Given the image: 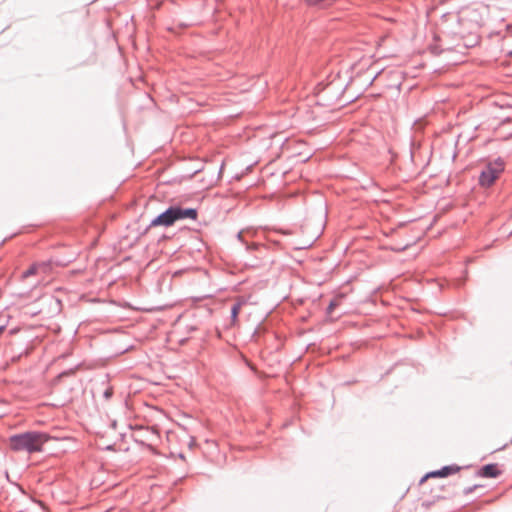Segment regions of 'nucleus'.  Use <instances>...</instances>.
Returning <instances> with one entry per match:
<instances>
[{"mask_svg": "<svg viewBox=\"0 0 512 512\" xmlns=\"http://www.w3.org/2000/svg\"><path fill=\"white\" fill-rule=\"evenodd\" d=\"M50 439L51 437L47 433L29 431L11 436L9 438V447L15 452L40 453Z\"/></svg>", "mask_w": 512, "mask_h": 512, "instance_id": "obj_1", "label": "nucleus"}, {"mask_svg": "<svg viewBox=\"0 0 512 512\" xmlns=\"http://www.w3.org/2000/svg\"><path fill=\"white\" fill-rule=\"evenodd\" d=\"M504 170V163L500 160L489 163L482 171L479 181L482 186L489 187Z\"/></svg>", "mask_w": 512, "mask_h": 512, "instance_id": "obj_2", "label": "nucleus"}, {"mask_svg": "<svg viewBox=\"0 0 512 512\" xmlns=\"http://www.w3.org/2000/svg\"><path fill=\"white\" fill-rule=\"evenodd\" d=\"M178 214L176 212V207H170L165 212L157 216L154 220H152L150 226H171L178 220Z\"/></svg>", "mask_w": 512, "mask_h": 512, "instance_id": "obj_3", "label": "nucleus"}, {"mask_svg": "<svg viewBox=\"0 0 512 512\" xmlns=\"http://www.w3.org/2000/svg\"><path fill=\"white\" fill-rule=\"evenodd\" d=\"M501 473L497 464H488L481 468L479 474L482 477L495 478Z\"/></svg>", "mask_w": 512, "mask_h": 512, "instance_id": "obj_4", "label": "nucleus"}, {"mask_svg": "<svg viewBox=\"0 0 512 512\" xmlns=\"http://www.w3.org/2000/svg\"><path fill=\"white\" fill-rule=\"evenodd\" d=\"M176 212L178 214V216H177L178 220L185 219V218H190V219L195 220L198 215L197 210L194 208L176 207Z\"/></svg>", "mask_w": 512, "mask_h": 512, "instance_id": "obj_5", "label": "nucleus"}, {"mask_svg": "<svg viewBox=\"0 0 512 512\" xmlns=\"http://www.w3.org/2000/svg\"><path fill=\"white\" fill-rule=\"evenodd\" d=\"M458 471H459V467H457V466H446V467L442 468L441 470L431 472L425 478H427V477H446L450 474L457 473Z\"/></svg>", "mask_w": 512, "mask_h": 512, "instance_id": "obj_6", "label": "nucleus"}, {"mask_svg": "<svg viewBox=\"0 0 512 512\" xmlns=\"http://www.w3.org/2000/svg\"><path fill=\"white\" fill-rule=\"evenodd\" d=\"M39 266H45V269H39V277L41 278L39 283L46 282L47 278L51 274V264L48 262H40L38 263Z\"/></svg>", "mask_w": 512, "mask_h": 512, "instance_id": "obj_7", "label": "nucleus"}, {"mask_svg": "<svg viewBox=\"0 0 512 512\" xmlns=\"http://www.w3.org/2000/svg\"><path fill=\"white\" fill-rule=\"evenodd\" d=\"M45 269V266H39L38 263L31 265L26 271L22 273L21 278L27 279L30 276H39V269Z\"/></svg>", "mask_w": 512, "mask_h": 512, "instance_id": "obj_8", "label": "nucleus"}, {"mask_svg": "<svg viewBox=\"0 0 512 512\" xmlns=\"http://www.w3.org/2000/svg\"><path fill=\"white\" fill-rule=\"evenodd\" d=\"M242 305H243V302H241V301H238L233 305V307L231 309L233 321H235L237 319V316L242 308Z\"/></svg>", "mask_w": 512, "mask_h": 512, "instance_id": "obj_9", "label": "nucleus"}, {"mask_svg": "<svg viewBox=\"0 0 512 512\" xmlns=\"http://www.w3.org/2000/svg\"><path fill=\"white\" fill-rule=\"evenodd\" d=\"M309 5L330 4L333 0H305Z\"/></svg>", "mask_w": 512, "mask_h": 512, "instance_id": "obj_10", "label": "nucleus"}, {"mask_svg": "<svg viewBox=\"0 0 512 512\" xmlns=\"http://www.w3.org/2000/svg\"><path fill=\"white\" fill-rule=\"evenodd\" d=\"M337 305H338V301L337 300L331 301L329 306H328V313L330 314Z\"/></svg>", "mask_w": 512, "mask_h": 512, "instance_id": "obj_11", "label": "nucleus"}, {"mask_svg": "<svg viewBox=\"0 0 512 512\" xmlns=\"http://www.w3.org/2000/svg\"><path fill=\"white\" fill-rule=\"evenodd\" d=\"M4 327H0V335L3 333Z\"/></svg>", "mask_w": 512, "mask_h": 512, "instance_id": "obj_12", "label": "nucleus"}]
</instances>
